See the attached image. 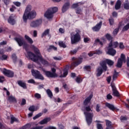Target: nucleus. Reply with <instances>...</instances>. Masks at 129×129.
Returning a JSON list of instances; mask_svg holds the SVG:
<instances>
[{"mask_svg":"<svg viewBox=\"0 0 129 129\" xmlns=\"http://www.w3.org/2000/svg\"><path fill=\"white\" fill-rule=\"evenodd\" d=\"M106 63L109 65V66H112L114 64V62L110 59H106L105 60L102 61L100 62V65L101 67H99L97 68L96 70L97 76L99 77L102 74L103 71H106L107 70V66H106Z\"/></svg>","mask_w":129,"mask_h":129,"instance_id":"f257e3e1","label":"nucleus"},{"mask_svg":"<svg viewBox=\"0 0 129 129\" xmlns=\"http://www.w3.org/2000/svg\"><path fill=\"white\" fill-rule=\"evenodd\" d=\"M27 58H29V59H30L32 61L36 62H38V60H39L40 62H41L43 65H44V66H48V65H49L48 61L43 58L42 56H37L31 51L27 52Z\"/></svg>","mask_w":129,"mask_h":129,"instance_id":"f03ea898","label":"nucleus"},{"mask_svg":"<svg viewBox=\"0 0 129 129\" xmlns=\"http://www.w3.org/2000/svg\"><path fill=\"white\" fill-rule=\"evenodd\" d=\"M31 11H32V6L30 5L27 6L23 17L24 22H27L28 19H31L36 18V16H37L36 11H32L31 12Z\"/></svg>","mask_w":129,"mask_h":129,"instance_id":"7ed1b4c3","label":"nucleus"},{"mask_svg":"<svg viewBox=\"0 0 129 129\" xmlns=\"http://www.w3.org/2000/svg\"><path fill=\"white\" fill-rule=\"evenodd\" d=\"M71 44H76L81 41V31L76 29L75 32L71 33Z\"/></svg>","mask_w":129,"mask_h":129,"instance_id":"20e7f679","label":"nucleus"},{"mask_svg":"<svg viewBox=\"0 0 129 129\" xmlns=\"http://www.w3.org/2000/svg\"><path fill=\"white\" fill-rule=\"evenodd\" d=\"M85 110L86 111L84 112V114L86 116V121L88 125H90L92 122V118H93L94 116L93 112H92L90 106L85 107ZM89 111H91V112H89Z\"/></svg>","mask_w":129,"mask_h":129,"instance_id":"39448f33","label":"nucleus"},{"mask_svg":"<svg viewBox=\"0 0 129 129\" xmlns=\"http://www.w3.org/2000/svg\"><path fill=\"white\" fill-rule=\"evenodd\" d=\"M14 39L17 42V43H18L20 47L23 46L24 49H25L26 51H28V44L25 42V40H24V38L23 37H22V36L17 35L16 37H15Z\"/></svg>","mask_w":129,"mask_h":129,"instance_id":"423d86ee","label":"nucleus"},{"mask_svg":"<svg viewBox=\"0 0 129 129\" xmlns=\"http://www.w3.org/2000/svg\"><path fill=\"white\" fill-rule=\"evenodd\" d=\"M58 12V8L53 7L48 9L44 14V17L48 20H52L54 17V14Z\"/></svg>","mask_w":129,"mask_h":129,"instance_id":"0eeeda50","label":"nucleus"},{"mask_svg":"<svg viewBox=\"0 0 129 129\" xmlns=\"http://www.w3.org/2000/svg\"><path fill=\"white\" fill-rule=\"evenodd\" d=\"M73 62L72 63L70 68L72 70H73L76 66H78V65H80L81 63H82L83 59L81 57L75 58L73 57L72 58Z\"/></svg>","mask_w":129,"mask_h":129,"instance_id":"6e6552de","label":"nucleus"},{"mask_svg":"<svg viewBox=\"0 0 129 129\" xmlns=\"http://www.w3.org/2000/svg\"><path fill=\"white\" fill-rule=\"evenodd\" d=\"M31 73L36 79H40V80H44V77L41 74V73L39 71L32 70Z\"/></svg>","mask_w":129,"mask_h":129,"instance_id":"1a4fd4ad","label":"nucleus"},{"mask_svg":"<svg viewBox=\"0 0 129 129\" xmlns=\"http://www.w3.org/2000/svg\"><path fill=\"white\" fill-rule=\"evenodd\" d=\"M122 62L124 63H125V55L123 54V53L121 54L120 58H118V61L117 63L116 67L118 68H121V66H122Z\"/></svg>","mask_w":129,"mask_h":129,"instance_id":"9d476101","label":"nucleus"},{"mask_svg":"<svg viewBox=\"0 0 129 129\" xmlns=\"http://www.w3.org/2000/svg\"><path fill=\"white\" fill-rule=\"evenodd\" d=\"M41 19L33 21L30 23V27H31V28H37V27H39V26H40V25H41Z\"/></svg>","mask_w":129,"mask_h":129,"instance_id":"9b49d317","label":"nucleus"},{"mask_svg":"<svg viewBox=\"0 0 129 129\" xmlns=\"http://www.w3.org/2000/svg\"><path fill=\"white\" fill-rule=\"evenodd\" d=\"M2 72L5 76H7V77L12 78L14 75V73L13 71L6 69H4Z\"/></svg>","mask_w":129,"mask_h":129,"instance_id":"f8f14e48","label":"nucleus"},{"mask_svg":"<svg viewBox=\"0 0 129 129\" xmlns=\"http://www.w3.org/2000/svg\"><path fill=\"white\" fill-rule=\"evenodd\" d=\"M46 76L48 78H56L58 77V75L56 73H53L50 71H44Z\"/></svg>","mask_w":129,"mask_h":129,"instance_id":"ddd939ff","label":"nucleus"},{"mask_svg":"<svg viewBox=\"0 0 129 129\" xmlns=\"http://www.w3.org/2000/svg\"><path fill=\"white\" fill-rule=\"evenodd\" d=\"M107 54H108L109 55H111V56H114V55L116 54V50L112 48V47L108 46L107 47Z\"/></svg>","mask_w":129,"mask_h":129,"instance_id":"4468645a","label":"nucleus"},{"mask_svg":"<svg viewBox=\"0 0 129 129\" xmlns=\"http://www.w3.org/2000/svg\"><path fill=\"white\" fill-rule=\"evenodd\" d=\"M111 87H112V90L114 94V96L118 97V96H119V93L117 91V90H116V87H115L114 84L111 83Z\"/></svg>","mask_w":129,"mask_h":129,"instance_id":"2eb2a0df","label":"nucleus"},{"mask_svg":"<svg viewBox=\"0 0 129 129\" xmlns=\"http://www.w3.org/2000/svg\"><path fill=\"white\" fill-rule=\"evenodd\" d=\"M16 17V15H14V14H12L8 19V22L11 25H15L16 24V20H15V18Z\"/></svg>","mask_w":129,"mask_h":129,"instance_id":"dca6fc26","label":"nucleus"},{"mask_svg":"<svg viewBox=\"0 0 129 129\" xmlns=\"http://www.w3.org/2000/svg\"><path fill=\"white\" fill-rule=\"evenodd\" d=\"M102 26V22L101 21L98 23L95 26L92 28L93 31L94 32H98L100 29H101V26Z\"/></svg>","mask_w":129,"mask_h":129,"instance_id":"f3484780","label":"nucleus"},{"mask_svg":"<svg viewBox=\"0 0 129 129\" xmlns=\"http://www.w3.org/2000/svg\"><path fill=\"white\" fill-rule=\"evenodd\" d=\"M92 97H93V94H91L90 95L87 97L85 100L84 101V105H88V103H90V101L91 99H92Z\"/></svg>","mask_w":129,"mask_h":129,"instance_id":"a211bd4d","label":"nucleus"},{"mask_svg":"<svg viewBox=\"0 0 129 129\" xmlns=\"http://www.w3.org/2000/svg\"><path fill=\"white\" fill-rule=\"evenodd\" d=\"M119 45V43L117 41L112 42V40L109 43V47H111L112 48H117Z\"/></svg>","mask_w":129,"mask_h":129,"instance_id":"6ab92c4d","label":"nucleus"},{"mask_svg":"<svg viewBox=\"0 0 129 129\" xmlns=\"http://www.w3.org/2000/svg\"><path fill=\"white\" fill-rule=\"evenodd\" d=\"M68 70L66 69H64L62 72H60V74L59 75L60 78H64L67 77L68 75Z\"/></svg>","mask_w":129,"mask_h":129,"instance_id":"aec40b11","label":"nucleus"},{"mask_svg":"<svg viewBox=\"0 0 129 129\" xmlns=\"http://www.w3.org/2000/svg\"><path fill=\"white\" fill-rule=\"evenodd\" d=\"M105 122H106V129L113 128V125L112 124L111 121L108 120H105Z\"/></svg>","mask_w":129,"mask_h":129,"instance_id":"412c9836","label":"nucleus"},{"mask_svg":"<svg viewBox=\"0 0 129 129\" xmlns=\"http://www.w3.org/2000/svg\"><path fill=\"white\" fill-rule=\"evenodd\" d=\"M17 83L19 86L24 88V89H27V84L22 80H19L17 81Z\"/></svg>","mask_w":129,"mask_h":129,"instance_id":"4be33fe9","label":"nucleus"},{"mask_svg":"<svg viewBox=\"0 0 129 129\" xmlns=\"http://www.w3.org/2000/svg\"><path fill=\"white\" fill-rule=\"evenodd\" d=\"M105 106L109 108L110 110H112V111H115V110H118V109H116L115 107H114V106L111 104H109L108 103H105Z\"/></svg>","mask_w":129,"mask_h":129,"instance_id":"5701e85b","label":"nucleus"},{"mask_svg":"<svg viewBox=\"0 0 129 129\" xmlns=\"http://www.w3.org/2000/svg\"><path fill=\"white\" fill-rule=\"evenodd\" d=\"M31 49H32V50L34 51V53H35L36 55H41L40 50H39L38 48L36 47V46L32 45L31 46Z\"/></svg>","mask_w":129,"mask_h":129,"instance_id":"b1692460","label":"nucleus"},{"mask_svg":"<svg viewBox=\"0 0 129 129\" xmlns=\"http://www.w3.org/2000/svg\"><path fill=\"white\" fill-rule=\"evenodd\" d=\"M8 100L9 102H12L13 103H16L17 99L13 95L8 96Z\"/></svg>","mask_w":129,"mask_h":129,"instance_id":"393cba45","label":"nucleus"},{"mask_svg":"<svg viewBox=\"0 0 129 129\" xmlns=\"http://www.w3.org/2000/svg\"><path fill=\"white\" fill-rule=\"evenodd\" d=\"M38 109H39V107L32 105L29 107L28 110H29V111H32V112H34V111H37V110Z\"/></svg>","mask_w":129,"mask_h":129,"instance_id":"a878e982","label":"nucleus"},{"mask_svg":"<svg viewBox=\"0 0 129 129\" xmlns=\"http://www.w3.org/2000/svg\"><path fill=\"white\" fill-rule=\"evenodd\" d=\"M51 120V118L47 117L44 118L43 120L40 121L39 122L40 124H45L46 123H47L48 122L50 121Z\"/></svg>","mask_w":129,"mask_h":129,"instance_id":"bb28decb","label":"nucleus"},{"mask_svg":"<svg viewBox=\"0 0 129 129\" xmlns=\"http://www.w3.org/2000/svg\"><path fill=\"white\" fill-rule=\"evenodd\" d=\"M121 7V1L120 0H117L115 5V10H119Z\"/></svg>","mask_w":129,"mask_h":129,"instance_id":"cd10ccee","label":"nucleus"},{"mask_svg":"<svg viewBox=\"0 0 129 129\" xmlns=\"http://www.w3.org/2000/svg\"><path fill=\"white\" fill-rule=\"evenodd\" d=\"M101 51L100 50H96V51H91L88 53V55L89 57H92L94 54H101Z\"/></svg>","mask_w":129,"mask_h":129,"instance_id":"c85d7f7f","label":"nucleus"},{"mask_svg":"<svg viewBox=\"0 0 129 129\" xmlns=\"http://www.w3.org/2000/svg\"><path fill=\"white\" fill-rule=\"evenodd\" d=\"M25 38L26 40H27V41L28 42V43H29V44H33V43H34V41H33V39L29 37V36L25 35Z\"/></svg>","mask_w":129,"mask_h":129,"instance_id":"c756f323","label":"nucleus"},{"mask_svg":"<svg viewBox=\"0 0 129 129\" xmlns=\"http://www.w3.org/2000/svg\"><path fill=\"white\" fill-rule=\"evenodd\" d=\"M54 50V51H57V47H55L54 45H50L47 49L48 52H51V50Z\"/></svg>","mask_w":129,"mask_h":129,"instance_id":"7c9ffc66","label":"nucleus"},{"mask_svg":"<svg viewBox=\"0 0 129 129\" xmlns=\"http://www.w3.org/2000/svg\"><path fill=\"white\" fill-rule=\"evenodd\" d=\"M69 6H70V4L69 3V2H68L64 5V6L62 9V11L63 13H64V12L66 11V10H67V9H68V7H69Z\"/></svg>","mask_w":129,"mask_h":129,"instance_id":"2f4dec72","label":"nucleus"},{"mask_svg":"<svg viewBox=\"0 0 129 129\" xmlns=\"http://www.w3.org/2000/svg\"><path fill=\"white\" fill-rule=\"evenodd\" d=\"M11 123L12 124H13V123H14V122H15V121H16V122H19V119H18L16 117H14V116H11Z\"/></svg>","mask_w":129,"mask_h":129,"instance_id":"473e14b6","label":"nucleus"},{"mask_svg":"<svg viewBox=\"0 0 129 129\" xmlns=\"http://www.w3.org/2000/svg\"><path fill=\"white\" fill-rule=\"evenodd\" d=\"M49 34H50V29L45 30L42 34V38H43V37H45V36L49 35Z\"/></svg>","mask_w":129,"mask_h":129,"instance_id":"72a5a7b5","label":"nucleus"},{"mask_svg":"<svg viewBox=\"0 0 129 129\" xmlns=\"http://www.w3.org/2000/svg\"><path fill=\"white\" fill-rule=\"evenodd\" d=\"M58 45L61 48H66L67 47L65 43L63 41L58 42Z\"/></svg>","mask_w":129,"mask_h":129,"instance_id":"f704fd0d","label":"nucleus"},{"mask_svg":"<svg viewBox=\"0 0 129 129\" xmlns=\"http://www.w3.org/2000/svg\"><path fill=\"white\" fill-rule=\"evenodd\" d=\"M46 93L48 95L49 97L50 98H52L53 97V93H52V91L50 90V89H47L46 90Z\"/></svg>","mask_w":129,"mask_h":129,"instance_id":"c9c22d12","label":"nucleus"},{"mask_svg":"<svg viewBox=\"0 0 129 129\" xmlns=\"http://www.w3.org/2000/svg\"><path fill=\"white\" fill-rule=\"evenodd\" d=\"M76 13L78 15H82V9L80 8H78L76 9Z\"/></svg>","mask_w":129,"mask_h":129,"instance_id":"e433bc0d","label":"nucleus"},{"mask_svg":"<svg viewBox=\"0 0 129 129\" xmlns=\"http://www.w3.org/2000/svg\"><path fill=\"white\" fill-rule=\"evenodd\" d=\"M124 9L125 10H129V3L128 1H126V3H125L123 4Z\"/></svg>","mask_w":129,"mask_h":129,"instance_id":"4c0bfd02","label":"nucleus"},{"mask_svg":"<svg viewBox=\"0 0 129 129\" xmlns=\"http://www.w3.org/2000/svg\"><path fill=\"white\" fill-rule=\"evenodd\" d=\"M42 115H43V113H39L33 117V119L35 120V119H37V118H39V117L42 116Z\"/></svg>","mask_w":129,"mask_h":129,"instance_id":"58836bf2","label":"nucleus"},{"mask_svg":"<svg viewBox=\"0 0 129 129\" xmlns=\"http://www.w3.org/2000/svg\"><path fill=\"white\" fill-rule=\"evenodd\" d=\"M34 97H35V98L37 99H41L42 97L41 96V94L36 93L34 94Z\"/></svg>","mask_w":129,"mask_h":129,"instance_id":"ea45409f","label":"nucleus"},{"mask_svg":"<svg viewBox=\"0 0 129 129\" xmlns=\"http://www.w3.org/2000/svg\"><path fill=\"white\" fill-rule=\"evenodd\" d=\"M105 37L106 38V39H107L108 40V41H111V40H112V37L111 36V35L108 33H107V34H106Z\"/></svg>","mask_w":129,"mask_h":129,"instance_id":"a19ab883","label":"nucleus"},{"mask_svg":"<svg viewBox=\"0 0 129 129\" xmlns=\"http://www.w3.org/2000/svg\"><path fill=\"white\" fill-rule=\"evenodd\" d=\"M12 58L13 60V61L15 62H17V55H16V54H13L12 55Z\"/></svg>","mask_w":129,"mask_h":129,"instance_id":"79ce46f5","label":"nucleus"},{"mask_svg":"<svg viewBox=\"0 0 129 129\" xmlns=\"http://www.w3.org/2000/svg\"><path fill=\"white\" fill-rule=\"evenodd\" d=\"M78 51V49H75L73 50H71L70 52V54H71V55H74L75 54H76L77 53V51Z\"/></svg>","mask_w":129,"mask_h":129,"instance_id":"37998d69","label":"nucleus"},{"mask_svg":"<svg viewBox=\"0 0 129 129\" xmlns=\"http://www.w3.org/2000/svg\"><path fill=\"white\" fill-rule=\"evenodd\" d=\"M118 31H119V28H117L114 29V30L113 31V34L114 36H116L117 35V33H118Z\"/></svg>","mask_w":129,"mask_h":129,"instance_id":"c03bdc74","label":"nucleus"},{"mask_svg":"<svg viewBox=\"0 0 129 129\" xmlns=\"http://www.w3.org/2000/svg\"><path fill=\"white\" fill-rule=\"evenodd\" d=\"M129 29V23H127L126 25H125L122 29L123 32H125V31H127Z\"/></svg>","mask_w":129,"mask_h":129,"instance_id":"a18cd8bd","label":"nucleus"},{"mask_svg":"<svg viewBox=\"0 0 129 129\" xmlns=\"http://www.w3.org/2000/svg\"><path fill=\"white\" fill-rule=\"evenodd\" d=\"M109 24L111 26H112V25H113V24H114V20L112 17H111L110 19H109Z\"/></svg>","mask_w":129,"mask_h":129,"instance_id":"49530a36","label":"nucleus"},{"mask_svg":"<svg viewBox=\"0 0 129 129\" xmlns=\"http://www.w3.org/2000/svg\"><path fill=\"white\" fill-rule=\"evenodd\" d=\"M76 81V82H77V83H80V82L82 81V79H81V77H80V76H79L77 77Z\"/></svg>","mask_w":129,"mask_h":129,"instance_id":"de8ad7c7","label":"nucleus"},{"mask_svg":"<svg viewBox=\"0 0 129 129\" xmlns=\"http://www.w3.org/2000/svg\"><path fill=\"white\" fill-rule=\"evenodd\" d=\"M84 69L86 70L87 71H89L90 72L91 71V68L90 67V66H86L84 67Z\"/></svg>","mask_w":129,"mask_h":129,"instance_id":"09e8293b","label":"nucleus"},{"mask_svg":"<svg viewBox=\"0 0 129 129\" xmlns=\"http://www.w3.org/2000/svg\"><path fill=\"white\" fill-rule=\"evenodd\" d=\"M97 129H103V126H102V124L100 123H97L96 124Z\"/></svg>","mask_w":129,"mask_h":129,"instance_id":"8fccbe9b","label":"nucleus"},{"mask_svg":"<svg viewBox=\"0 0 129 129\" xmlns=\"http://www.w3.org/2000/svg\"><path fill=\"white\" fill-rule=\"evenodd\" d=\"M90 38L89 37H84V41L85 43H88V42H90Z\"/></svg>","mask_w":129,"mask_h":129,"instance_id":"3c124183","label":"nucleus"},{"mask_svg":"<svg viewBox=\"0 0 129 129\" xmlns=\"http://www.w3.org/2000/svg\"><path fill=\"white\" fill-rule=\"evenodd\" d=\"M118 46L120 49H124V45H123V43L120 42Z\"/></svg>","mask_w":129,"mask_h":129,"instance_id":"603ef678","label":"nucleus"},{"mask_svg":"<svg viewBox=\"0 0 129 129\" xmlns=\"http://www.w3.org/2000/svg\"><path fill=\"white\" fill-rule=\"evenodd\" d=\"M54 60H56L57 61H60L62 59V57L61 56H54L53 57Z\"/></svg>","mask_w":129,"mask_h":129,"instance_id":"864d4df0","label":"nucleus"},{"mask_svg":"<svg viewBox=\"0 0 129 129\" xmlns=\"http://www.w3.org/2000/svg\"><path fill=\"white\" fill-rule=\"evenodd\" d=\"M26 99H22V100L20 104V105H21V106H23V105H25V104H26Z\"/></svg>","mask_w":129,"mask_h":129,"instance_id":"5fc2aeb1","label":"nucleus"},{"mask_svg":"<svg viewBox=\"0 0 129 129\" xmlns=\"http://www.w3.org/2000/svg\"><path fill=\"white\" fill-rule=\"evenodd\" d=\"M99 108H100V105L97 104L96 107V110L97 111V112H99V111H100V109H99Z\"/></svg>","mask_w":129,"mask_h":129,"instance_id":"6e6d98bb","label":"nucleus"},{"mask_svg":"<svg viewBox=\"0 0 129 129\" xmlns=\"http://www.w3.org/2000/svg\"><path fill=\"white\" fill-rule=\"evenodd\" d=\"M42 128H43V126H35V127H31L30 129H42Z\"/></svg>","mask_w":129,"mask_h":129,"instance_id":"4d7b16f0","label":"nucleus"},{"mask_svg":"<svg viewBox=\"0 0 129 129\" xmlns=\"http://www.w3.org/2000/svg\"><path fill=\"white\" fill-rule=\"evenodd\" d=\"M3 2L4 3V4H5V5H6V6H8V5H9V4H10V3H11V0H3Z\"/></svg>","mask_w":129,"mask_h":129,"instance_id":"13d9d810","label":"nucleus"},{"mask_svg":"<svg viewBox=\"0 0 129 129\" xmlns=\"http://www.w3.org/2000/svg\"><path fill=\"white\" fill-rule=\"evenodd\" d=\"M5 77L4 76H0V82L1 83H3V82H4V81H5Z\"/></svg>","mask_w":129,"mask_h":129,"instance_id":"bf43d9fd","label":"nucleus"},{"mask_svg":"<svg viewBox=\"0 0 129 129\" xmlns=\"http://www.w3.org/2000/svg\"><path fill=\"white\" fill-rule=\"evenodd\" d=\"M95 43H99L101 46H102L103 45L102 42L100 41L99 39H97L95 40Z\"/></svg>","mask_w":129,"mask_h":129,"instance_id":"052dcab7","label":"nucleus"},{"mask_svg":"<svg viewBox=\"0 0 129 129\" xmlns=\"http://www.w3.org/2000/svg\"><path fill=\"white\" fill-rule=\"evenodd\" d=\"M13 4L15 6H16V7H20V6H21V3H20V2H14Z\"/></svg>","mask_w":129,"mask_h":129,"instance_id":"680f3d73","label":"nucleus"},{"mask_svg":"<svg viewBox=\"0 0 129 129\" xmlns=\"http://www.w3.org/2000/svg\"><path fill=\"white\" fill-rule=\"evenodd\" d=\"M79 7V3L74 4L73 5V8H74V9H76V8H78Z\"/></svg>","mask_w":129,"mask_h":129,"instance_id":"e2e57ef3","label":"nucleus"},{"mask_svg":"<svg viewBox=\"0 0 129 129\" xmlns=\"http://www.w3.org/2000/svg\"><path fill=\"white\" fill-rule=\"evenodd\" d=\"M2 58H3V60H7V59H8V55L3 54L2 56Z\"/></svg>","mask_w":129,"mask_h":129,"instance_id":"0e129e2a","label":"nucleus"},{"mask_svg":"<svg viewBox=\"0 0 129 129\" xmlns=\"http://www.w3.org/2000/svg\"><path fill=\"white\" fill-rule=\"evenodd\" d=\"M108 83H110V81H111V76H109L106 79Z\"/></svg>","mask_w":129,"mask_h":129,"instance_id":"69168bd1","label":"nucleus"},{"mask_svg":"<svg viewBox=\"0 0 129 129\" xmlns=\"http://www.w3.org/2000/svg\"><path fill=\"white\" fill-rule=\"evenodd\" d=\"M28 83H32L33 84H35V80H33V79H31L28 81Z\"/></svg>","mask_w":129,"mask_h":129,"instance_id":"338daca9","label":"nucleus"},{"mask_svg":"<svg viewBox=\"0 0 129 129\" xmlns=\"http://www.w3.org/2000/svg\"><path fill=\"white\" fill-rule=\"evenodd\" d=\"M107 99H112V96H111V95H110V94H108L107 95Z\"/></svg>","mask_w":129,"mask_h":129,"instance_id":"774afa93","label":"nucleus"}]
</instances>
